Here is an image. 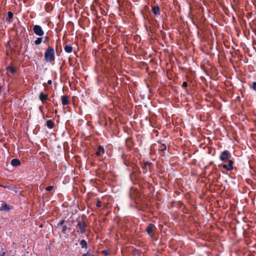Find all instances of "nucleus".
Segmentation results:
<instances>
[{"label": "nucleus", "mask_w": 256, "mask_h": 256, "mask_svg": "<svg viewBox=\"0 0 256 256\" xmlns=\"http://www.w3.org/2000/svg\"><path fill=\"white\" fill-rule=\"evenodd\" d=\"M53 188L52 186H48L46 188V190L47 191L50 192L51 191Z\"/></svg>", "instance_id": "21"}, {"label": "nucleus", "mask_w": 256, "mask_h": 256, "mask_svg": "<svg viewBox=\"0 0 256 256\" xmlns=\"http://www.w3.org/2000/svg\"><path fill=\"white\" fill-rule=\"evenodd\" d=\"M39 98L42 101H44L48 99V95L44 94L43 92H41Z\"/></svg>", "instance_id": "13"}, {"label": "nucleus", "mask_w": 256, "mask_h": 256, "mask_svg": "<svg viewBox=\"0 0 256 256\" xmlns=\"http://www.w3.org/2000/svg\"><path fill=\"white\" fill-rule=\"evenodd\" d=\"M8 71L11 72L12 74H13L15 72L14 69L12 67H8Z\"/></svg>", "instance_id": "19"}, {"label": "nucleus", "mask_w": 256, "mask_h": 256, "mask_svg": "<svg viewBox=\"0 0 256 256\" xmlns=\"http://www.w3.org/2000/svg\"><path fill=\"white\" fill-rule=\"evenodd\" d=\"M13 17V13L11 12H8V18L10 19Z\"/></svg>", "instance_id": "20"}, {"label": "nucleus", "mask_w": 256, "mask_h": 256, "mask_svg": "<svg viewBox=\"0 0 256 256\" xmlns=\"http://www.w3.org/2000/svg\"><path fill=\"white\" fill-rule=\"evenodd\" d=\"M252 88L256 90V82H254L252 86Z\"/></svg>", "instance_id": "22"}, {"label": "nucleus", "mask_w": 256, "mask_h": 256, "mask_svg": "<svg viewBox=\"0 0 256 256\" xmlns=\"http://www.w3.org/2000/svg\"><path fill=\"white\" fill-rule=\"evenodd\" d=\"M65 51L68 53H70L72 51V47L70 46L66 45L64 48Z\"/></svg>", "instance_id": "12"}, {"label": "nucleus", "mask_w": 256, "mask_h": 256, "mask_svg": "<svg viewBox=\"0 0 256 256\" xmlns=\"http://www.w3.org/2000/svg\"><path fill=\"white\" fill-rule=\"evenodd\" d=\"M64 222V220H62L60 222H58L57 224V228H61L62 232L63 233H65L67 227L66 226H63Z\"/></svg>", "instance_id": "5"}, {"label": "nucleus", "mask_w": 256, "mask_h": 256, "mask_svg": "<svg viewBox=\"0 0 256 256\" xmlns=\"http://www.w3.org/2000/svg\"><path fill=\"white\" fill-rule=\"evenodd\" d=\"M152 11L155 15L158 14L160 13V8L158 6L153 7Z\"/></svg>", "instance_id": "14"}, {"label": "nucleus", "mask_w": 256, "mask_h": 256, "mask_svg": "<svg viewBox=\"0 0 256 256\" xmlns=\"http://www.w3.org/2000/svg\"><path fill=\"white\" fill-rule=\"evenodd\" d=\"M62 104L63 105H67L69 103L68 98L66 96H62Z\"/></svg>", "instance_id": "10"}, {"label": "nucleus", "mask_w": 256, "mask_h": 256, "mask_svg": "<svg viewBox=\"0 0 256 256\" xmlns=\"http://www.w3.org/2000/svg\"><path fill=\"white\" fill-rule=\"evenodd\" d=\"M11 164L14 166H18L20 164V162L18 159L14 158L11 161Z\"/></svg>", "instance_id": "9"}, {"label": "nucleus", "mask_w": 256, "mask_h": 256, "mask_svg": "<svg viewBox=\"0 0 256 256\" xmlns=\"http://www.w3.org/2000/svg\"><path fill=\"white\" fill-rule=\"evenodd\" d=\"M46 123V126L50 128H52L54 126V122L52 120H48Z\"/></svg>", "instance_id": "15"}, {"label": "nucleus", "mask_w": 256, "mask_h": 256, "mask_svg": "<svg viewBox=\"0 0 256 256\" xmlns=\"http://www.w3.org/2000/svg\"><path fill=\"white\" fill-rule=\"evenodd\" d=\"M52 84V81L51 80H48V84Z\"/></svg>", "instance_id": "25"}, {"label": "nucleus", "mask_w": 256, "mask_h": 256, "mask_svg": "<svg viewBox=\"0 0 256 256\" xmlns=\"http://www.w3.org/2000/svg\"><path fill=\"white\" fill-rule=\"evenodd\" d=\"M5 254V252H2V253L0 254V256H4Z\"/></svg>", "instance_id": "27"}, {"label": "nucleus", "mask_w": 256, "mask_h": 256, "mask_svg": "<svg viewBox=\"0 0 256 256\" xmlns=\"http://www.w3.org/2000/svg\"><path fill=\"white\" fill-rule=\"evenodd\" d=\"M96 206L98 207V208H100L101 206V202L100 201H98L97 202H96Z\"/></svg>", "instance_id": "23"}, {"label": "nucleus", "mask_w": 256, "mask_h": 256, "mask_svg": "<svg viewBox=\"0 0 256 256\" xmlns=\"http://www.w3.org/2000/svg\"><path fill=\"white\" fill-rule=\"evenodd\" d=\"M86 224L83 221H78L76 226L77 232L83 234L85 232Z\"/></svg>", "instance_id": "2"}, {"label": "nucleus", "mask_w": 256, "mask_h": 256, "mask_svg": "<svg viewBox=\"0 0 256 256\" xmlns=\"http://www.w3.org/2000/svg\"><path fill=\"white\" fill-rule=\"evenodd\" d=\"M166 146L164 144H160L158 147L160 150L164 151L166 150Z\"/></svg>", "instance_id": "17"}, {"label": "nucleus", "mask_w": 256, "mask_h": 256, "mask_svg": "<svg viewBox=\"0 0 256 256\" xmlns=\"http://www.w3.org/2000/svg\"><path fill=\"white\" fill-rule=\"evenodd\" d=\"M33 30L37 36H42L44 34V32L40 26L35 25L33 28Z\"/></svg>", "instance_id": "3"}, {"label": "nucleus", "mask_w": 256, "mask_h": 256, "mask_svg": "<svg viewBox=\"0 0 256 256\" xmlns=\"http://www.w3.org/2000/svg\"><path fill=\"white\" fill-rule=\"evenodd\" d=\"M45 60L47 62H52L54 60V50L52 48L49 47L44 54Z\"/></svg>", "instance_id": "1"}, {"label": "nucleus", "mask_w": 256, "mask_h": 256, "mask_svg": "<svg viewBox=\"0 0 256 256\" xmlns=\"http://www.w3.org/2000/svg\"><path fill=\"white\" fill-rule=\"evenodd\" d=\"M182 86V87H184V88L187 86V83L186 82H183Z\"/></svg>", "instance_id": "24"}, {"label": "nucleus", "mask_w": 256, "mask_h": 256, "mask_svg": "<svg viewBox=\"0 0 256 256\" xmlns=\"http://www.w3.org/2000/svg\"><path fill=\"white\" fill-rule=\"evenodd\" d=\"M156 229L155 226L152 224H150L146 228V232L148 235L152 236L153 234V232Z\"/></svg>", "instance_id": "6"}, {"label": "nucleus", "mask_w": 256, "mask_h": 256, "mask_svg": "<svg viewBox=\"0 0 256 256\" xmlns=\"http://www.w3.org/2000/svg\"><path fill=\"white\" fill-rule=\"evenodd\" d=\"M82 256H90V254L88 253L84 254Z\"/></svg>", "instance_id": "26"}, {"label": "nucleus", "mask_w": 256, "mask_h": 256, "mask_svg": "<svg viewBox=\"0 0 256 256\" xmlns=\"http://www.w3.org/2000/svg\"><path fill=\"white\" fill-rule=\"evenodd\" d=\"M10 208L8 205L6 204L3 202L2 204V206L0 208V211H6L8 212L10 210Z\"/></svg>", "instance_id": "8"}, {"label": "nucleus", "mask_w": 256, "mask_h": 256, "mask_svg": "<svg viewBox=\"0 0 256 256\" xmlns=\"http://www.w3.org/2000/svg\"><path fill=\"white\" fill-rule=\"evenodd\" d=\"M231 154L228 151L224 150L221 154L220 158L221 160L224 162L228 160Z\"/></svg>", "instance_id": "4"}, {"label": "nucleus", "mask_w": 256, "mask_h": 256, "mask_svg": "<svg viewBox=\"0 0 256 256\" xmlns=\"http://www.w3.org/2000/svg\"><path fill=\"white\" fill-rule=\"evenodd\" d=\"M233 162L232 160H228V164H224L222 165V167L226 168L228 170H232L233 168Z\"/></svg>", "instance_id": "7"}, {"label": "nucleus", "mask_w": 256, "mask_h": 256, "mask_svg": "<svg viewBox=\"0 0 256 256\" xmlns=\"http://www.w3.org/2000/svg\"><path fill=\"white\" fill-rule=\"evenodd\" d=\"M80 244L82 248H87V242L84 240H81V242H80Z\"/></svg>", "instance_id": "16"}, {"label": "nucleus", "mask_w": 256, "mask_h": 256, "mask_svg": "<svg viewBox=\"0 0 256 256\" xmlns=\"http://www.w3.org/2000/svg\"><path fill=\"white\" fill-rule=\"evenodd\" d=\"M42 38H36V40L34 41V43L36 45L40 44L42 43Z\"/></svg>", "instance_id": "18"}, {"label": "nucleus", "mask_w": 256, "mask_h": 256, "mask_svg": "<svg viewBox=\"0 0 256 256\" xmlns=\"http://www.w3.org/2000/svg\"><path fill=\"white\" fill-rule=\"evenodd\" d=\"M104 148L102 146H99L98 148V150L96 152V154L98 156H100L102 154H104Z\"/></svg>", "instance_id": "11"}]
</instances>
